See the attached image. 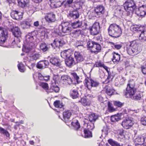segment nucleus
<instances>
[{
    "instance_id": "obj_1",
    "label": "nucleus",
    "mask_w": 146,
    "mask_h": 146,
    "mask_svg": "<svg viewBox=\"0 0 146 146\" xmlns=\"http://www.w3.org/2000/svg\"><path fill=\"white\" fill-rule=\"evenodd\" d=\"M109 35L113 37H119L122 33L121 28L115 24H111L108 29Z\"/></svg>"
},
{
    "instance_id": "obj_2",
    "label": "nucleus",
    "mask_w": 146,
    "mask_h": 146,
    "mask_svg": "<svg viewBox=\"0 0 146 146\" xmlns=\"http://www.w3.org/2000/svg\"><path fill=\"white\" fill-rule=\"evenodd\" d=\"M72 25L70 21L62 22L56 29L58 32L64 33H69L72 30Z\"/></svg>"
},
{
    "instance_id": "obj_3",
    "label": "nucleus",
    "mask_w": 146,
    "mask_h": 146,
    "mask_svg": "<svg viewBox=\"0 0 146 146\" xmlns=\"http://www.w3.org/2000/svg\"><path fill=\"white\" fill-rule=\"evenodd\" d=\"M127 51L129 54L134 55L139 53L137 44L135 41L130 42L127 46Z\"/></svg>"
},
{
    "instance_id": "obj_4",
    "label": "nucleus",
    "mask_w": 146,
    "mask_h": 146,
    "mask_svg": "<svg viewBox=\"0 0 146 146\" xmlns=\"http://www.w3.org/2000/svg\"><path fill=\"white\" fill-rule=\"evenodd\" d=\"M125 10L130 14H132L136 9L137 6L135 2L132 0L127 1L123 5Z\"/></svg>"
},
{
    "instance_id": "obj_5",
    "label": "nucleus",
    "mask_w": 146,
    "mask_h": 146,
    "mask_svg": "<svg viewBox=\"0 0 146 146\" xmlns=\"http://www.w3.org/2000/svg\"><path fill=\"white\" fill-rule=\"evenodd\" d=\"M39 85L44 89L46 90L48 93L53 92V91L56 93H57L60 90L59 87L56 85L55 83H52L50 88L49 89L48 84L46 83L41 82L40 83Z\"/></svg>"
},
{
    "instance_id": "obj_6",
    "label": "nucleus",
    "mask_w": 146,
    "mask_h": 146,
    "mask_svg": "<svg viewBox=\"0 0 146 146\" xmlns=\"http://www.w3.org/2000/svg\"><path fill=\"white\" fill-rule=\"evenodd\" d=\"M139 6L135 11V13L138 16H144L146 15V4H142L140 2L136 3Z\"/></svg>"
},
{
    "instance_id": "obj_7",
    "label": "nucleus",
    "mask_w": 146,
    "mask_h": 146,
    "mask_svg": "<svg viewBox=\"0 0 146 146\" xmlns=\"http://www.w3.org/2000/svg\"><path fill=\"white\" fill-rule=\"evenodd\" d=\"M84 86L89 90L93 87L96 88L98 86L99 83L97 81L90 79L89 80L86 79L84 82Z\"/></svg>"
},
{
    "instance_id": "obj_8",
    "label": "nucleus",
    "mask_w": 146,
    "mask_h": 146,
    "mask_svg": "<svg viewBox=\"0 0 146 146\" xmlns=\"http://www.w3.org/2000/svg\"><path fill=\"white\" fill-rule=\"evenodd\" d=\"M100 23L97 22L94 23L92 27L89 28L91 34L92 35H98L100 31Z\"/></svg>"
},
{
    "instance_id": "obj_9",
    "label": "nucleus",
    "mask_w": 146,
    "mask_h": 146,
    "mask_svg": "<svg viewBox=\"0 0 146 146\" xmlns=\"http://www.w3.org/2000/svg\"><path fill=\"white\" fill-rule=\"evenodd\" d=\"M79 9V8H76L75 9L70 10L69 13H68V17L73 19L78 18L80 16V14L78 10Z\"/></svg>"
},
{
    "instance_id": "obj_10",
    "label": "nucleus",
    "mask_w": 146,
    "mask_h": 146,
    "mask_svg": "<svg viewBox=\"0 0 146 146\" xmlns=\"http://www.w3.org/2000/svg\"><path fill=\"white\" fill-rule=\"evenodd\" d=\"M137 30L142 31L139 35V39L141 42L146 41V25L141 26Z\"/></svg>"
},
{
    "instance_id": "obj_11",
    "label": "nucleus",
    "mask_w": 146,
    "mask_h": 146,
    "mask_svg": "<svg viewBox=\"0 0 146 146\" xmlns=\"http://www.w3.org/2000/svg\"><path fill=\"white\" fill-rule=\"evenodd\" d=\"M121 125L125 129L130 128L133 124L132 118H128L124 120L121 123Z\"/></svg>"
},
{
    "instance_id": "obj_12",
    "label": "nucleus",
    "mask_w": 146,
    "mask_h": 146,
    "mask_svg": "<svg viewBox=\"0 0 146 146\" xmlns=\"http://www.w3.org/2000/svg\"><path fill=\"white\" fill-rule=\"evenodd\" d=\"M61 79L63 82L66 85L70 86L74 84L73 80L68 75H63L61 76Z\"/></svg>"
},
{
    "instance_id": "obj_13",
    "label": "nucleus",
    "mask_w": 146,
    "mask_h": 146,
    "mask_svg": "<svg viewBox=\"0 0 146 146\" xmlns=\"http://www.w3.org/2000/svg\"><path fill=\"white\" fill-rule=\"evenodd\" d=\"M136 91V89H132L127 87L126 90L124 91V94L126 98H131L135 93Z\"/></svg>"
},
{
    "instance_id": "obj_14",
    "label": "nucleus",
    "mask_w": 146,
    "mask_h": 146,
    "mask_svg": "<svg viewBox=\"0 0 146 146\" xmlns=\"http://www.w3.org/2000/svg\"><path fill=\"white\" fill-rule=\"evenodd\" d=\"M74 56L77 61L76 63L82 62L84 59V54L82 52L75 51L74 53Z\"/></svg>"
},
{
    "instance_id": "obj_15",
    "label": "nucleus",
    "mask_w": 146,
    "mask_h": 146,
    "mask_svg": "<svg viewBox=\"0 0 146 146\" xmlns=\"http://www.w3.org/2000/svg\"><path fill=\"white\" fill-rule=\"evenodd\" d=\"M65 44V42L63 40L56 39L54 40L53 43L51 44V45L54 49H55V47L59 48L60 46H62Z\"/></svg>"
},
{
    "instance_id": "obj_16",
    "label": "nucleus",
    "mask_w": 146,
    "mask_h": 146,
    "mask_svg": "<svg viewBox=\"0 0 146 146\" xmlns=\"http://www.w3.org/2000/svg\"><path fill=\"white\" fill-rule=\"evenodd\" d=\"M94 12L95 14V17H96L97 16L100 15L104 13V7L102 5H98L95 9Z\"/></svg>"
},
{
    "instance_id": "obj_17",
    "label": "nucleus",
    "mask_w": 146,
    "mask_h": 146,
    "mask_svg": "<svg viewBox=\"0 0 146 146\" xmlns=\"http://www.w3.org/2000/svg\"><path fill=\"white\" fill-rule=\"evenodd\" d=\"M41 56L40 54L38 53H33L28 55L27 58L30 61H36Z\"/></svg>"
},
{
    "instance_id": "obj_18",
    "label": "nucleus",
    "mask_w": 146,
    "mask_h": 146,
    "mask_svg": "<svg viewBox=\"0 0 146 146\" xmlns=\"http://www.w3.org/2000/svg\"><path fill=\"white\" fill-rule=\"evenodd\" d=\"M0 39L2 40L3 41L5 42L8 37L7 31L5 29L0 27Z\"/></svg>"
},
{
    "instance_id": "obj_19",
    "label": "nucleus",
    "mask_w": 146,
    "mask_h": 146,
    "mask_svg": "<svg viewBox=\"0 0 146 146\" xmlns=\"http://www.w3.org/2000/svg\"><path fill=\"white\" fill-rule=\"evenodd\" d=\"M46 21L49 23L54 22L56 19L55 18V15L53 13L48 14L45 17Z\"/></svg>"
},
{
    "instance_id": "obj_20",
    "label": "nucleus",
    "mask_w": 146,
    "mask_h": 146,
    "mask_svg": "<svg viewBox=\"0 0 146 146\" xmlns=\"http://www.w3.org/2000/svg\"><path fill=\"white\" fill-rule=\"evenodd\" d=\"M83 21L78 20L75 21L73 23H71L72 27L74 29H77L78 28H82L83 27Z\"/></svg>"
},
{
    "instance_id": "obj_21",
    "label": "nucleus",
    "mask_w": 146,
    "mask_h": 146,
    "mask_svg": "<svg viewBox=\"0 0 146 146\" xmlns=\"http://www.w3.org/2000/svg\"><path fill=\"white\" fill-rule=\"evenodd\" d=\"M49 64L47 60L40 61L37 64L36 67L39 69H43L46 67Z\"/></svg>"
},
{
    "instance_id": "obj_22",
    "label": "nucleus",
    "mask_w": 146,
    "mask_h": 146,
    "mask_svg": "<svg viewBox=\"0 0 146 146\" xmlns=\"http://www.w3.org/2000/svg\"><path fill=\"white\" fill-rule=\"evenodd\" d=\"M65 62L66 65L69 67L72 66L76 63L74 61V58L71 56L65 59Z\"/></svg>"
},
{
    "instance_id": "obj_23",
    "label": "nucleus",
    "mask_w": 146,
    "mask_h": 146,
    "mask_svg": "<svg viewBox=\"0 0 146 146\" xmlns=\"http://www.w3.org/2000/svg\"><path fill=\"white\" fill-rule=\"evenodd\" d=\"M11 15L13 19L17 20H19L22 17V13L16 11L12 12Z\"/></svg>"
},
{
    "instance_id": "obj_24",
    "label": "nucleus",
    "mask_w": 146,
    "mask_h": 146,
    "mask_svg": "<svg viewBox=\"0 0 146 146\" xmlns=\"http://www.w3.org/2000/svg\"><path fill=\"white\" fill-rule=\"evenodd\" d=\"M101 49V46L100 44L95 42L91 50V51L95 54H97L98 52H100Z\"/></svg>"
},
{
    "instance_id": "obj_25",
    "label": "nucleus",
    "mask_w": 146,
    "mask_h": 146,
    "mask_svg": "<svg viewBox=\"0 0 146 146\" xmlns=\"http://www.w3.org/2000/svg\"><path fill=\"white\" fill-rule=\"evenodd\" d=\"M13 35L15 37L17 38L21 37V33L19 28L17 27H15L12 30Z\"/></svg>"
},
{
    "instance_id": "obj_26",
    "label": "nucleus",
    "mask_w": 146,
    "mask_h": 146,
    "mask_svg": "<svg viewBox=\"0 0 146 146\" xmlns=\"http://www.w3.org/2000/svg\"><path fill=\"white\" fill-rule=\"evenodd\" d=\"M62 0H52V2L51 3V6H53L54 8H58L63 5V1Z\"/></svg>"
},
{
    "instance_id": "obj_27",
    "label": "nucleus",
    "mask_w": 146,
    "mask_h": 146,
    "mask_svg": "<svg viewBox=\"0 0 146 146\" xmlns=\"http://www.w3.org/2000/svg\"><path fill=\"white\" fill-rule=\"evenodd\" d=\"M71 52L70 49L66 50L62 52L61 53V56L64 58H68L71 56Z\"/></svg>"
},
{
    "instance_id": "obj_28",
    "label": "nucleus",
    "mask_w": 146,
    "mask_h": 146,
    "mask_svg": "<svg viewBox=\"0 0 146 146\" xmlns=\"http://www.w3.org/2000/svg\"><path fill=\"white\" fill-rule=\"evenodd\" d=\"M145 138L143 136H138L135 140V144L141 145L144 143Z\"/></svg>"
},
{
    "instance_id": "obj_29",
    "label": "nucleus",
    "mask_w": 146,
    "mask_h": 146,
    "mask_svg": "<svg viewBox=\"0 0 146 146\" xmlns=\"http://www.w3.org/2000/svg\"><path fill=\"white\" fill-rule=\"evenodd\" d=\"M18 5L22 8L25 7L29 3V0H17Z\"/></svg>"
},
{
    "instance_id": "obj_30",
    "label": "nucleus",
    "mask_w": 146,
    "mask_h": 146,
    "mask_svg": "<svg viewBox=\"0 0 146 146\" xmlns=\"http://www.w3.org/2000/svg\"><path fill=\"white\" fill-rule=\"evenodd\" d=\"M40 50L43 52H46L49 50L50 47L49 44H47L44 42H43L40 44Z\"/></svg>"
},
{
    "instance_id": "obj_31",
    "label": "nucleus",
    "mask_w": 146,
    "mask_h": 146,
    "mask_svg": "<svg viewBox=\"0 0 146 146\" xmlns=\"http://www.w3.org/2000/svg\"><path fill=\"white\" fill-rule=\"evenodd\" d=\"M60 60L55 57H52L50 59V62L54 65L59 66L60 65Z\"/></svg>"
},
{
    "instance_id": "obj_32",
    "label": "nucleus",
    "mask_w": 146,
    "mask_h": 146,
    "mask_svg": "<svg viewBox=\"0 0 146 146\" xmlns=\"http://www.w3.org/2000/svg\"><path fill=\"white\" fill-rule=\"evenodd\" d=\"M84 42L82 40L77 41L74 44V45L76 47L81 49L84 48Z\"/></svg>"
},
{
    "instance_id": "obj_33",
    "label": "nucleus",
    "mask_w": 146,
    "mask_h": 146,
    "mask_svg": "<svg viewBox=\"0 0 146 146\" xmlns=\"http://www.w3.org/2000/svg\"><path fill=\"white\" fill-rule=\"evenodd\" d=\"M70 94L71 97L73 99H76L78 98L79 96L78 91L75 90H71Z\"/></svg>"
},
{
    "instance_id": "obj_34",
    "label": "nucleus",
    "mask_w": 146,
    "mask_h": 146,
    "mask_svg": "<svg viewBox=\"0 0 146 146\" xmlns=\"http://www.w3.org/2000/svg\"><path fill=\"white\" fill-rule=\"evenodd\" d=\"M22 28L23 29L30 28L31 24L30 22L26 21H23L21 23Z\"/></svg>"
},
{
    "instance_id": "obj_35",
    "label": "nucleus",
    "mask_w": 146,
    "mask_h": 146,
    "mask_svg": "<svg viewBox=\"0 0 146 146\" xmlns=\"http://www.w3.org/2000/svg\"><path fill=\"white\" fill-rule=\"evenodd\" d=\"M97 116L94 113H92L88 117V120L89 122H94L97 119Z\"/></svg>"
},
{
    "instance_id": "obj_36",
    "label": "nucleus",
    "mask_w": 146,
    "mask_h": 146,
    "mask_svg": "<svg viewBox=\"0 0 146 146\" xmlns=\"http://www.w3.org/2000/svg\"><path fill=\"white\" fill-rule=\"evenodd\" d=\"M63 119L64 120H66L69 119L71 115V113L70 111H67L63 113Z\"/></svg>"
},
{
    "instance_id": "obj_37",
    "label": "nucleus",
    "mask_w": 146,
    "mask_h": 146,
    "mask_svg": "<svg viewBox=\"0 0 146 146\" xmlns=\"http://www.w3.org/2000/svg\"><path fill=\"white\" fill-rule=\"evenodd\" d=\"M142 96V94L140 92H139L134 94L131 99L135 100H141Z\"/></svg>"
},
{
    "instance_id": "obj_38",
    "label": "nucleus",
    "mask_w": 146,
    "mask_h": 146,
    "mask_svg": "<svg viewBox=\"0 0 146 146\" xmlns=\"http://www.w3.org/2000/svg\"><path fill=\"white\" fill-rule=\"evenodd\" d=\"M71 124L74 127V129L76 130H78L80 128V126L77 120L72 122Z\"/></svg>"
},
{
    "instance_id": "obj_39",
    "label": "nucleus",
    "mask_w": 146,
    "mask_h": 146,
    "mask_svg": "<svg viewBox=\"0 0 146 146\" xmlns=\"http://www.w3.org/2000/svg\"><path fill=\"white\" fill-rule=\"evenodd\" d=\"M108 142L111 146H120L119 143L117 141H113L112 139H110L108 140ZM106 146H110L108 144H106Z\"/></svg>"
},
{
    "instance_id": "obj_40",
    "label": "nucleus",
    "mask_w": 146,
    "mask_h": 146,
    "mask_svg": "<svg viewBox=\"0 0 146 146\" xmlns=\"http://www.w3.org/2000/svg\"><path fill=\"white\" fill-rule=\"evenodd\" d=\"M113 58L112 59L113 61L115 62L116 61L118 62L120 60V55L118 53H116L115 52H113Z\"/></svg>"
},
{
    "instance_id": "obj_41",
    "label": "nucleus",
    "mask_w": 146,
    "mask_h": 146,
    "mask_svg": "<svg viewBox=\"0 0 146 146\" xmlns=\"http://www.w3.org/2000/svg\"><path fill=\"white\" fill-rule=\"evenodd\" d=\"M84 132L85 134L84 137L85 138H88L92 137V132L89 130L84 129Z\"/></svg>"
},
{
    "instance_id": "obj_42",
    "label": "nucleus",
    "mask_w": 146,
    "mask_h": 146,
    "mask_svg": "<svg viewBox=\"0 0 146 146\" xmlns=\"http://www.w3.org/2000/svg\"><path fill=\"white\" fill-rule=\"evenodd\" d=\"M73 1V0H65L63 1V5H64L66 7H70Z\"/></svg>"
},
{
    "instance_id": "obj_43",
    "label": "nucleus",
    "mask_w": 146,
    "mask_h": 146,
    "mask_svg": "<svg viewBox=\"0 0 146 146\" xmlns=\"http://www.w3.org/2000/svg\"><path fill=\"white\" fill-rule=\"evenodd\" d=\"M0 133L5 135L7 137H9L10 136L9 132L7 130L1 127H0Z\"/></svg>"
},
{
    "instance_id": "obj_44",
    "label": "nucleus",
    "mask_w": 146,
    "mask_h": 146,
    "mask_svg": "<svg viewBox=\"0 0 146 146\" xmlns=\"http://www.w3.org/2000/svg\"><path fill=\"white\" fill-rule=\"evenodd\" d=\"M94 43H95V42L93 41L92 40H89L87 42V48L91 50Z\"/></svg>"
},
{
    "instance_id": "obj_45",
    "label": "nucleus",
    "mask_w": 146,
    "mask_h": 146,
    "mask_svg": "<svg viewBox=\"0 0 146 146\" xmlns=\"http://www.w3.org/2000/svg\"><path fill=\"white\" fill-rule=\"evenodd\" d=\"M54 105L55 107L57 108H61L63 107L62 103L59 100H56L54 103Z\"/></svg>"
},
{
    "instance_id": "obj_46",
    "label": "nucleus",
    "mask_w": 146,
    "mask_h": 146,
    "mask_svg": "<svg viewBox=\"0 0 146 146\" xmlns=\"http://www.w3.org/2000/svg\"><path fill=\"white\" fill-rule=\"evenodd\" d=\"M31 34L27 35L26 36V40L28 42H32L34 39L33 36H31L30 35Z\"/></svg>"
},
{
    "instance_id": "obj_47",
    "label": "nucleus",
    "mask_w": 146,
    "mask_h": 146,
    "mask_svg": "<svg viewBox=\"0 0 146 146\" xmlns=\"http://www.w3.org/2000/svg\"><path fill=\"white\" fill-rule=\"evenodd\" d=\"M94 122H89L87 123V128L88 129L92 130L94 127Z\"/></svg>"
},
{
    "instance_id": "obj_48",
    "label": "nucleus",
    "mask_w": 146,
    "mask_h": 146,
    "mask_svg": "<svg viewBox=\"0 0 146 146\" xmlns=\"http://www.w3.org/2000/svg\"><path fill=\"white\" fill-rule=\"evenodd\" d=\"M108 109L109 111L112 112L115 110V109L112 106V104L110 102H108Z\"/></svg>"
},
{
    "instance_id": "obj_49",
    "label": "nucleus",
    "mask_w": 146,
    "mask_h": 146,
    "mask_svg": "<svg viewBox=\"0 0 146 146\" xmlns=\"http://www.w3.org/2000/svg\"><path fill=\"white\" fill-rule=\"evenodd\" d=\"M135 84L134 81H130L129 82V83L127 84V87H129L132 89H135Z\"/></svg>"
},
{
    "instance_id": "obj_50",
    "label": "nucleus",
    "mask_w": 146,
    "mask_h": 146,
    "mask_svg": "<svg viewBox=\"0 0 146 146\" xmlns=\"http://www.w3.org/2000/svg\"><path fill=\"white\" fill-rule=\"evenodd\" d=\"M121 119L116 116H113L111 118V121L112 122H115Z\"/></svg>"
},
{
    "instance_id": "obj_51",
    "label": "nucleus",
    "mask_w": 146,
    "mask_h": 146,
    "mask_svg": "<svg viewBox=\"0 0 146 146\" xmlns=\"http://www.w3.org/2000/svg\"><path fill=\"white\" fill-rule=\"evenodd\" d=\"M123 103H122L119 101H116L114 102V105L118 107L121 108L122 107L123 105Z\"/></svg>"
},
{
    "instance_id": "obj_52",
    "label": "nucleus",
    "mask_w": 146,
    "mask_h": 146,
    "mask_svg": "<svg viewBox=\"0 0 146 146\" xmlns=\"http://www.w3.org/2000/svg\"><path fill=\"white\" fill-rule=\"evenodd\" d=\"M18 67L19 70L21 72H24L25 71L24 65L22 63L18 65Z\"/></svg>"
},
{
    "instance_id": "obj_53",
    "label": "nucleus",
    "mask_w": 146,
    "mask_h": 146,
    "mask_svg": "<svg viewBox=\"0 0 146 146\" xmlns=\"http://www.w3.org/2000/svg\"><path fill=\"white\" fill-rule=\"evenodd\" d=\"M108 129L107 127H104L103 129L102 130V134L104 135L105 136L107 135L108 133Z\"/></svg>"
},
{
    "instance_id": "obj_54",
    "label": "nucleus",
    "mask_w": 146,
    "mask_h": 146,
    "mask_svg": "<svg viewBox=\"0 0 146 146\" xmlns=\"http://www.w3.org/2000/svg\"><path fill=\"white\" fill-rule=\"evenodd\" d=\"M81 102L84 106H85L89 105V104L87 102L85 98H82L81 100Z\"/></svg>"
},
{
    "instance_id": "obj_55",
    "label": "nucleus",
    "mask_w": 146,
    "mask_h": 146,
    "mask_svg": "<svg viewBox=\"0 0 146 146\" xmlns=\"http://www.w3.org/2000/svg\"><path fill=\"white\" fill-rule=\"evenodd\" d=\"M141 121L142 125H146V116L142 117L141 119Z\"/></svg>"
},
{
    "instance_id": "obj_56",
    "label": "nucleus",
    "mask_w": 146,
    "mask_h": 146,
    "mask_svg": "<svg viewBox=\"0 0 146 146\" xmlns=\"http://www.w3.org/2000/svg\"><path fill=\"white\" fill-rule=\"evenodd\" d=\"M113 92V90L112 89H107L106 90V93L109 96L112 95Z\"/></svg>"
},
{
    "instance_id": "obj_57",
    "label": "nucleus",
    "mask_w": 146,
    "mask_h": 146,
    "mask_svg": "<svg viewBox=\"0 0 146 146\" xmlns=\"http://www.w3.org/2000/svg\"><path fill=\"white\" fill-rule=\"evenodd\" d=\"M111 43L114 46L115 48L117 49H119L122 47V46L121 44H115L113 42H111Z\"/></svg>"
},
{
    "instance_id": "obj_58",
    "label": "nucleus",
    "mask_w": 146,
    "mask_h": 146,
    "mask_svg": "<svg viewBox=\"0 0 146 146\" xmlns=\"http://www.w3.org/2000/svg\"><path fill=\"white\" fill-rule=\"evenodd\" d=\"M71 74L72 75L74 79L76 80L77 82H78L79 78V76H78L75 73H71Z\"/></svg>"
},
{
    "instance_id": "obj_59",
    "label": "nucleus",
    "mask_w": 146,
    "mask_h": 146,
    "mask_svg": "<svg viewBox=\"0 0 146 146\" xmlns=\"http://www.w3.org/2000/svg\"><path fill=\"white\" fill-rule=\"evenodd\" d=\"M104 64L103 63H102L100 62H96L95 65L97 67H102L103 66H104Z\"/></svg>"
},
{
    "instance_id": "obj_60",
    "label": "nucleus",
    "mask_w": 146,
    "mask_h": 146,
    "mask_svg": "<svg viewBox=\"0 0 146 146\" xmlns=\"http://www.w3.org/2000/svg\"><path fill=\"white\" fill-rule=\"evenodd\" d=\"M82 31L81 30H76L75 31H74L72 33L73 34H75V35H77L78 36H79L80 35Z\"/></svg>"
},
{
    "instance_id": "obj_61",
    "label": "nucleus",
    "mask_w": 146,
    "mask_h": 146,
    "mask_svg": "<svg viewBox=\"0 0 146 146\" xmlns=\"http://www.w3.org/2000/svg\"><path fill=\"white\" fill-rule=\"evenodd\" d=\"M142 71L143 73L145 75H146V66L142 67Z\"/></svg>"
},
{
    "instance_id": "obj_62",
    "label": "nucleus",
    "mask_w": 146,
    "mask_h": 146,
    "mask_svg": "<svg viewBox=\"0 0 146 146\" xmlns=\"http://www.w3.org/2000/svg\"><path fill=\"white\" fill-rule=\"evenodd\" d=\"M50 76L49 75L44 76V80L47 81L49 80Z\"/></svg>"
},
{
    "instance_id": "obj_63",
    "label": "nucleus",
    "mask_w": 146,
    "mask_h": 146,
    "mask_svg": "<svg viewBox=\"0 0 146 146\" xmlns=\"http://www.w3.org/2000/svg\"><path fill=\"white\" fill-rule=\"evenodd\" d=\"M38 77L39 79L40 80H43L44 79V76H43L41 73H38Z\"/></svg>"
},
{
    "instance_id": "obj_64",
    "label": "nucleus",
    "mask_w": 146,
    "mask_h": 146,
    "mask_svg": "<svg viewBox=\"0 0 146 146\" xmlns=\"http://www.w3.org/2000/svg\"><path fill=\"white\" fill-rule=\"evenodd\" d=\"M83 27H82V29H86V27L88 26V24L87 23L83 22Z\"/></svg>"
}]
</instances>
